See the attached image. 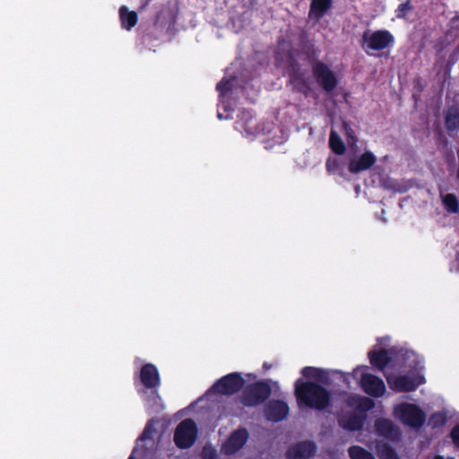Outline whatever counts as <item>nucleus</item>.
Here are the masks:
<instances>
[{
    "instance_id": "obj_25",
    "label": "nucleus",
    "mask_w": 459,
    "mask_h": 459,
    "mask_svg": "<svg viewBox=\"0 0 459 459\" xmlns=\"http://www.w3.org/2000/svg\"><path fill=\"white\" fill-rule=\"evenodd\" d=\"M287 57L289 59L288 60V64L286 65V72H287V74H288V80L306 73L302 69L300 64L294 58L293 53H292L291 49H290L288 51Z\"/></svg>"
},
{
    "instance_id": "obj_9",
    "label": "nucleus",
    "mask_w": 459,
    "mask_h": 459,
    "mask_svg": "<svg viewBox=\"0 0 459 459\" xmlns=\"http://www.w3.org/2000/svg\"><path fill=\"white\" fill-rule=\"evenodd\" d=\"M386 380L390 388L398 393L415 391L421 384H423L422 377H411L408 375L394 377H387Z\"/></svg>"
},
{
    "instance_id": "obj_38",
    "label": "nucleus",
    "mask_w": 459,
    "mask_h": 459,
    "mask_svg": "<svg viewBox=\"0 0 459 459\" xmlns=\"http://www.w3.org/2000/svg\"><path fill=\"white\" fill-rule=\"evenodd\" d=\"M263 367H264V368H270V366L267 365L266 363H264Z\"/></svg>"
},
{
    "instance_id": "obj_33",
    "label": "nucleus",
    "mask_w": 459,
    "mask_h": 459,
    "mask_svg": "<svg viewBox=\"0 0 459 459\" xmlns=\"http://www.w3.org/2000/svg\"><path fill=\"white\" fill-rule=\"evenodd\" d=\"M413 9L411 0H407L398 5L395 10V15L398 19H404L408 13Z\"/></svg>"
},
{
    "instance_id": "obj_34",
    "label": "nucleus",
    "mask_w": 459,
    "mask_h": 459,
    "mask_svg": "<svg viewBox=\"0 0 459 459\" xmlns=\"http://www.w3.org/2000/svg\"><path fill=\"white\" fill-rule=\"evenodd\" d=\"M232 82L230 79L223 78L221 82H219L216 85V90L219 91L220 95H226L228 92L231 91Z\"/></svg>"
},
{
    "instance_id": "obj_40",
    "label": "nucleus",
    "mask_w": 459,
    "mask_h": 459,
    "mask_svg": "<svg viewBox=\"0 0 459 459\" xmlns=\"http://www.w3.org/2000/svg\"><path fill=\"white\" fill-rule=\"evenodd\" d=\"M213 458H214V454H212L210 459H213Z\"/></svg>"
},
{
    "instance_id": "obj_39",
    "label": "nucleus",
    "mask_w": 459,
    "mask_h": 459,
    "mask_svg": "<svg viewBox=\"0 0 459 459\" xmlns=\"http://www.w3.org/2000/svg\"><path fill=\"white\" fill-rule=\"evenodd\" d=\"M218 117H219L220 119H221V118H222V115H221V113H218Z\"/></svg>"
},
{
    "instance_id": "obj_11",
    "label": "nucleus",
    "mask_w": 459,
    "mask_h": 459,
    "mask_svg": "<svg viewBox=\"0 0 459 459\" xmlns=\"http://www.w3.org/2000/svg\"><path fill=\"white\" fill-rule=\"evenodd\" d=\"M264 411L266 420L272 422H280L287 418L290 409L284 401L273 400L265 405Z\"/></svg>"
},
{
    "instance_id": "obj_28",
    "label": "nucleus",
    "mask_w": 459,
    "mask_h": 459,
    "mask_svg": "<svg viewBox=\"0 0 459 459\" xmlns=\"http://www.w3.org/2000/svg\"><path fill=\"white\" fill-rule=\"evenodd\" d=\"M442 203L448 212L457 213L459 212V202L455 194H446L442 196Z\"/></svg>"
},
{
    "instance_id": "obj_22",
    "label": "nucleus",
    "mask_w": 459,
    "mask_h": 459,
    "mask_svg": "<svg viewBox=\"0 0 459 459\" xmlns=\"http://www.w3.org/2000/svg\"><path fill=\"white\" fill-rule=\"evenodd\" d=\"M333 0H311L309 15L316 19H321L332 7Z\"/></svg>"
},
{
    "instance_id": "obj_18",
    "label": "nucleus",
    "mask_w": 459,
    "mask_h": 459,
    "mask_svg": "<svg viewBox=\"0 0 459 459\" xmlns=\"http://www.w3.org/2000/svg\"><path fill=\"white\" fill-rule=\"evenodd\" d=\"M347 404L360 412H367L374 408L375 402L369 397L352 395L349 397Z\"/></svg>"
},
{
    "instance_id": "obj_10",
    "label": "nucleus",
    "mask_w": 459,
    "mask_h": 459,
    "mask_svg": "<svg viewBox=\"0 0 459 459\" xmlns=\"http://www.w3.org/2000/svg\"><path fill=\"white\" fill-rule=\"evenodd\" d=\"M360 386L363 391L375 398L381 397L385 393V385L379 377L370 373H363L360 377Z\"/></svg>"
},
{
    "instance_id": "obj_26",
    "label": "nucleus",
    "mask_w": 459,
    "mask_h": 459,
    "mask_svg": "<svg viewBox=\"0 0 459 459\" xmlns=\"http://www.w3.org/2000/svg\"><path fill=\"white\" fill-rule=\"evenodd\" d=\"M329 146L331 150L338 155H342L345 152L346 147L342 138L334 131H331L329 136Z\"/></svg>"
},
{
    "instance_id": "obj_32",
    "label": "nucleus",
    "mask_w": 459,
    "mask_h": 459,
    "mask_svg": "<svg viewBox=\"0 0 459 459\" xmlns=\"http://www.w3.org/2000/svg\"><path fill=\"white\" fill-rule=\"evenodd\" d=\"M143 431L136 438V446L134 447L128 459H142L143 457Z\"/></svg>"
},
{
    "instance_id": "obj_12",
    "label": "nucleus",
    "mask_w": 459,
    "mask_h": 459,
    "mask_svg": "<svg viewBox=\"0 0 459 459\" xmlns=\"http://www.w3.org/2000/svg\"><path fill=\"white\" fill-rule=\"evenodd\" d=\"M316 446L310 440L300 441L291 446L287 451L288 459H309L315 456Z\"/></svg>"
},
{
    "instance_id": "obj_6",
    "label": "nucleus",
    "mask_w": 459,
    "mask_h": 459,
    "mask_svg": "<svg viewBox=\"0 0 459 459\" xmlns=\"http://www.w3.org/2000/svg\"><path fill=\"white\" fill-rule=\"evenodd\" d=\"M197 426L191 419L182 420L174 432L175 445L180 449L191 447L197 437Z\"/></svg>"
},
{
    "instance_id": "obj_16",
    "label": "nucleus",
    "mask_w": 459,
    "mask_h": 459,
    "mask_svg": "<svg viewBox=\"0 0 459 459\" xmlns=\"http://www.w3.org/2000/svg\"><path fill=\"white\" fill-rule=\"evenodd\" d=\"M393 349H380L370 351L368 359L370 364L379 370H383L392 361Z\"/></svg>"
},
{
    "instance_id": "obj_19",
    "label": "nucleus",
    "mask_w": 459,
    "mask_h": 459,
    "mask_svg": "<svg viewBox=\"0 0 459 459\" xmlns=\"http://www.w3.org/2000/svg\"><path fill=\"white\" fill-rule=\"evenodd\" d=\"M119 19L121 27L126 30H131L138 22V14L134 11H129L127 6L122 5L119 8Z\"/></svg>"
},
{
    "instance_id": "obj_21",
    "label": "nucleus",
    "mask_w": 459,
    "mask_h": 459,
    "mask_svg": "<svg viewBox=\"0 0 459 459\" xmlns=\"http://www.w3.org/2000/svg\"><path fill=\"white\" fill-rule=\"evenodd\" d=\"M167 428V423L160 418H152L145 424V439L153 438L161 434Z\"/></svg>"
},
{
    "instance_id": "obj_2",
    "label": "nucleus",
    "mask_w": 459,
    "mask_h": 459,
    "mask_svg": "<svg viewBox=\"0 0 459 459\" xmlns=\"http://www.w3.org/2000/svg\"><path fill=\"white\" fill-rule=\"evenodd\" d=\"M160 385L158 368L152 363H145V389H152L150 394L145 391V403L149 413H159L164 410V403L157 388Z\"/></svg>"
},
{
    "instance_id": "obj_30",
    "label": "nucleus",
    "mask_w": 459,
    "mask_h": 459,
    "mask_svg": "<svg viewBox=\"0 0 459 459\" xmlns=\"http://www.w3.org/2000/svg\"><path fill=\"white\" fill-rule=\"evenodd\" d=\"M446 415L444 412L437 411L430 415L429 419V424L433 428H439L446 424Z\"/></svg>"
},
{
    "instance_id": "obj_17",
    "label": "nucleus",
    "mask_w": 459,
    "mask_h": 459,
    "mask_svg": "<svg viewBox=\"0 0 459 459\" xmlns=\"http://www.w3.org/2000/svg\"><path fill=\"white\" fill-rule=\"evenodd\" d=\"M288 85L291 86L293 92L308 97L312 91L311 80L306 76V73L288 80Z\"/></svg>"
},
{
    "instance_id": "obj_3",
    "label": "nucleus",
    "mask_w": 459,
    "mask_h": 459,
    "mask_svg": "<svg viewBox=\"0 0 459 459\" xmlns=\"http://www.w3.org/2000/svg\"><path fill=\"white\" fill-rule=\"evenodd\" d=\"M238 402L245 407H256L263 404L271 395V385L264 380L244 385Z\"/></svg>"
},
{
    "instance_id": "obj_4",
    "label": "nucleus",
    "mask_w": 459,
    "mask_h": 459,
    "mask_svg": "<svg viewBox=\"0 0 459 459\" xmlns=\"http://www.w3.org/2000/svg\"><path fill=\"white\" fill-rule=\"evenodd\" d=\"M394 414L406 426L421 428L426 421V413L417 404L401 403L394 407Z\"/></svg>"
},
{
    "instance_id": "obj_23",
    "label": "nucleus",
    "mask_w": 459,
    "mask_h": 459,
    "mask_svg": "<svg viewBox=\"0 0 459 459\" xmlns=\"http://www.w3.org/2000/svg\"><path fill=\"white\" fill-rule=\"evenodd\" d=\"M445 126L447 131H455L459 128V109L452 106L448 108L445 117Z\"/></svg>"
},
{
    "instance_id": "obj_1",
    "label": "nucleus",
    "mask_w": 459,
    "mask_h": 459,
    "mask_svg": "<svg viewBox=\"0 0 459 459\" xmlns=\"http://www.w3.org/2000/svg\"><path fill=\"white\" fill-rule=\"evenodd\" d=\"M294 394L299 408L325 411L331 404L329 391L314 381H304L301 378L296 380Z\"/></svg>"
},
{
    "instance_id": "obj_8",
    "label": "nucleus",
    "mask_w": 459,
    "mask_h": 459,
    "mask_svg": "<svg viewBox=\"0 0 459 459\" xmlns=\"http://www.w3.org/2000/svg\"><path fill=\"white\" fill-rule=\"evenodd\" d=\"M312 73L319 86L326 92H331L337 87V77L325 63L315 62L312 65Z\"/></svg>"
},
{
    "instance_id": "obj_27",
    "label": "nucleus",
    "mask_w": 459,
    "mask_h": 459,
    "mask_svg": "<svg viewBox=\"0 0 459 459\" xmlns=\"http://www.w3.org/2000/svg\"><path fill=\"white\" fill-rule=\"evenodd\" d=\"M351 459H375L374 455L359 446H351L348 449Z\"/></svg>"
},
{
    "instance_id": "obj_14",
    "label": "nucleus",
    "mask_w": 459,
    "mask_h": 459,
    "mask_svg": "<svg viewBox=\"0 0 459 459\" xmlns=\"http://www.w3.org/2000/svg\"><path fill=\"white\" fill-rule=\"evenodd\" d=\"M377 433L392 441L399 440L401 437L400 429L388 419H378L375 422Z\"/></svg>"
},
{
    "instance_id": "obj_36",
    "label": "nucleus",
    "mask_w": 459,
    "mask_h": 459,
    "mask_svg": "<svg viewBox=\"0 0 459 459\" xmlns=\"http://www.w3.org/2000/svg\"><path fill=\"white\" fill-rule=\"evenodd\" d=\"M450 437L455 445V446L459 447V424L455 425L451 432Z\"/></svg>"
},
{
    "instance_id": "obj_24",
    "label": "nucleus",
    "mask_w": 459,
    "mask_h": 459,
    "mask_svg": "<svg viewBox=\"0 0 459 459\" xmlns=\"http://www.w3.org/2000/svg\"><path fill=\"white\" fill-rule=\"evenodd\" d=\"M301 374L304 377L308 379H315L316 381L327 383L328 381V374L317 368L314 367H305L301 370Z\"/></svg>"
},
{
    "instance_id": "obj_20",
    "label": "nucleus",
    "mask_w": 459,
    "mask_h": 459,
    "mask_svg": "<svg viewBox=\"0 0 459 459\" xmlns=\"http://www.w3.org/2000/svg\"><path fill=\"white\" fill-rule=\"evenodd\" d=\"M365 416L359 414H351L348 417L339 420V424L344 429L350 431L360 430L363 428Z\"/></svg>"
},
{
    "instance_id": "obj_5",
    "label": "nucleus",
    "mask_w": 459,
    "mask_h": 459,
    "mask_svg": "<svg viewBox=\"0 0 459 459\" xmlns=\"http://www.w3.org/2000/svg\"><path fill=\"white\" fill-rule=\"evenodd\" d=\"M361 39V47L368 55L371 50L381 51L394 43V35L387 30H378L373 32L366 30Z\"/></svg>"
},
{
    "instance_id": "obj_37",
    "label": "nucleus",
    "mask_w": 459,
    "mask_h": 459,
    "mask_svg": "<svg viewBox=\"0 0 459 459\" xmlns=\"http://www.w3.org/2000/svg\"><path fill=\"white\" fill-rule=\"evenodd\" d=\"M434 459H455V457L449 456L447 458H445L443 455H437Z\"/></svg>"
},
{
    "instance_id": "obj_29",
    "label": "nucleus",
    "mask_w": 459,
    "mask_h": 459,
    "mask_svg": "<svg viewBox=\"0 0 459 459\" xmlns=\"http://www.w3.org/2000/svg\"><path fill=\"white\" fill-rule=\"evenodd\" d=\"M137 372L134 377V385H136L138 392H143V363L140 359L135 360Z\"/></svg>"
},
{
    "instance_id": "obj_13",
    "label": "nucleus",
    "mask_w": 459,
    "mask_h": 459,
    "mask_svg": "<svg viewBox=\"0 0 459 459\" xmlns=\"http://www.w3.org/2000/svg\"><path fill=\"white\" fill-rule=\"evenodd\" d=\"M248 437V431L245 428H240L233 431L223 445L225 454H236L246 445Z\"/></svg>"
},
{
    "instance_id": "obj_15",
    "label": "nucleus",
    "mask_w": 459,
    "mask_h": 459,
    "mask_svg": "<svg viewBox=\"0 0 459 459\" xmlns=\"http://www.w3.org/2000/svg\"><path fill=\"white\" fill-rule=\"evenodd\" d=\"M377 161L376 156L371 152H365L358 159L349 162V171L357 174L370 169Z\"/></svg>"
},
{
    "instance_id": "obj_35",
    "label": "nucleus",
    "mask_w": 459,
    "mask_h": 459,
    "mask_svg": "<svg viewBox=\"0 0 459 459\" xmlns=\"http://www.w3.org/2000/svg\"><path fill=\"white\" fill-rule=\"evenodd\" d=\"M325 168L328 173H335L340 168L339 160L337 158H328L325 162Z\"/></svg>"
},
{
    "instance_id": "obj_31",
    "label": "nucleus",
    "mask_w": 459,
    "mask_h": 459,
    "mask_svg": "<svg viewBox=\"0 0 459 459\" xmlns=\"http://www.w3.org/2000/svg\"><path fill=\"white\" fill-rule=\"evenodd\" d=\"M380 459H400L394 448L388 445H384L378 449Z\"/></svg>"
},
{
    "instance_id": "obj_7",
    "label": "nucleus",
    "mask_w": 459,
    "mask_h": 459,
    "mask_svg": "<svg viewBox=\"0 0 459 459\" xmlns=\"http://www.w3.org/2000/svg\"><path fill=\"white\" fill-rule=\"evenodd\" d=\"M245 383L246 381L240 373L232 372L218 379L212 389L220 394L230 396L242 390Z\"/></svg>"
}]
</instances>
